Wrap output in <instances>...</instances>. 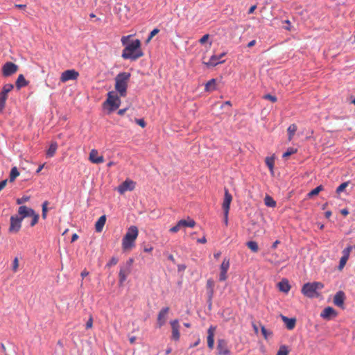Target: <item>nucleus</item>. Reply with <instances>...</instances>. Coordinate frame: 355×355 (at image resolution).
<instances>
[{"label":"nucleus","instance_id":"1","mask_svg":"<svg viewBox=\"0 0 355 355\" xmlns=\"http://www.w3.org/2000/svg\"><path fill=\"white\" fill-rule=\"evenodd\" d=\"M132 37L131 35L123 36L121 42L123 46H125L122 51L121 57L125 60H130L135 61L144 55L141 49V41L138 39L134 40L128 42L129 39Z\"/></svg>","mask_w":355,"mask_h":355},{"label":"nucleus","instance_id":"2","mask_svg":"<svg viewBox=\"0 0 355 355\" xmlns=\"http://www.w3.org/2000/svg\"><path fill=\"white\" fill-rule=\"evenodd\" d=\"M139 235L137 227L130 226L122 239V248L124 251L130 250L135 246V241Z\"/></svg>","mask_w":355,"mask_h":355},{"label":"nucleus","instance_id":"3","mask_svg":"<svg viewBox=\"0 0 355 355\" xmlns=\"http://www.w3.org/2000/svg\"><path fill=\"white\" fill-rule=\"evenodd\" d=\"M130 73L128 72L119 73L115 78V89L124 97L127 94L128 83L130 78Z\"/></svg>","mask_w":355,"mask_h":355},{"label":"nucleus","instance_id":"4","mask_svg":"<svg viewBox=\"0 0 355 355\" xmlns=\"http://www.w3.org/2000/svg\"><path fill=\"white\" fill-rule=\"evenodd\" d=\"M324 288V284L319 282L304 284L302 288V293L306 297L313 298L319 296L318 291Z\"/></svg>","mask_w":355,"mask_h":355},{"label":"nucleus","instance_id":"5","mask_svg":"<svg viewBox=\"0 0 355 355\" xmlns=\"http://www.w3.org/2000/svg\"><path fill=\"white\" fill-rule=\"evenodd\" d=\"M121 102V99L116 94V92L114 91H111L109 92L107 94V98L105 102L104 103V105H109V111L110 112H111L119 107Z\"/></svg>","mask_w":355,"mask_h":355},{"label":"nucleus","instance_id":"6","mask_svg":"<svg viewBox=\"0 0 355 355\" xmlns=\"http://www.w3.org/2000/svg\"><path fill=\"white\" fill-rule=\"evenodd\" d=\"M136 182L130 180L126 179L122 184L117 187V191L119 193L123 194L128 191H133L135 188Z\"/></svg>","mask_w":355,"mask_h":355},{"label":"nucleus","instance_id":"7","mask_svg":"<svg viewBox=\"0 0 355 355\" xmlns=\"http://www.w3.org/2000/svg\"><path fill=\"white\" fill-rule=\"evenodd\" d=\"M18 70V66L13 62H7L2 67L3 76L8 77L15 73Z\"/></svg>","mask_w":355,"mask_h":355},{"label":"nucleus","instance_id":"8","mask_svg":"<svg viewBox=\"0 0 355 355\" xmlns=\"http://www.w3.org/2000/svg\"><path fill=\"white\" fill-rule=\"evenodd\" d=\"M79 76L78 71L74 69H69L63 71L60 76V80L65 83L70 80H76Z\"/></svg>","mask_w":355,"mask_h":355},{"label":"nucleus","instance_id":"9","mask_svg":"<svg viewBox=\"0 0 355 355\" xmlns=\"http://www.w3.org/2000/svg\"><path fill=\"white\" fill-rule=\"evenodd\" d=\"M216 349L218 350V355L231 354V352L227 345V342L224 339L218 340Z\"/></svg>","mask_w":355,"mask_h":355},{"label":"nucleus","instance_id":"10","mask_svg":"<svg viewBox=\"0 0 355 355\" xmlns=\"http://www.w3.org/2000/svg\"><path fill=\"white\" fill-rule=\"evenodd\" d=\"M230 268V259L225 258L220 267L219 281L224 282L227 279V270Z\"/></svg>","mask_w":355,"mask_h":355},{"label":"nucleus","instance_id":"11","mask_svg":"<svg viewBox=\"0 0 355 355\" xmlns=\"http://www.w3.org/2000/svg\"><path fill=\"white\" fill-rule=\"evenodd\" d=\"M22 218L17 216H12L10 217V225L9 232L12 233H17L19 231L21 226Z\"/></svg>","mask_w":355,"mask_h":355},{"label":"nucleus","instance_id":"12","mask_svg":"<svg viewBox=\"0 0 355 355\" xmlns=\"http://www.w3.org/2000/svg\"><path fill=\"white\" fill-rule=\"evenodd\" d=\"M171 329H172V336L171 338L174 340H178L180 337V324L179 322L177 319L171 320L170 322Z\"/></svg>","mask_w":355,"mask_h":355},{"label":"nucleus","instance_id":"13","mask_svg":"<svg viewBox=\"0 0 355 355\" xmlns=\"http://www.w3.org/2000/svg\"><path fill=\"white\" fill-rule=\"evenodd\" d=\"M232 200V196L229 193V191L225 189V195H224V200L223 202V209L224 210V214L227 215L229 213L230 204Z\"/></svg>","mask_w":355,"mask_h":355},{"label":"nucleus","instance_id":"14","mask_svg":"<svg viewBox=\"0 0 355 355\" xmlns=\"http://www.w3.org/2000/svg\"><path fill=\"white\" fill-rule=\"evenodd\" d=\"M169 311V307H164L161 309L157 315V325L158 327H162L166 321V316Z\"/></svg>","mask_w":355,"mask_h":355},{"label":"nucleus","instance_id":"15","mask_svg":"<svg viewBox=\"0 0 355 355\" xmlns=\"http://www.w3.org/2000/svg\"><path fill=\"white\" fill-rule=\"evenodd\" d=\"M89 160L93 164H101L104 162V157L98 155L96 149H92L89 153Z\"/></svg>","mask_w":355,"mask_h":355},{"label":"nucleus","instance_id":"16","mask_svg":"<svg viewBox=\"0 0 355 355\" xmlns=\"http://www.w3.org/2000/svg\"><path fill=\"white\" fill-rule=\"evenodd\" d=\"M131 272V268L127 267L126 266H121L120 271L119 273V284L122 285L123 282L126 280L128 275H130Z\"/></svg>","mask_w":355,"mask_h":355},{"label":"nucleus","instance_id":"17","mask_svg":"<svg viewBox=\"0 0 355 355\" xmlns=\"http://www.w3.org/2000/svg\"><path fill=\"white\" fill-rule=\"evenodd\" d=\"M345 299V295L344 292L338 291L336 293V294L334 296V303L336 306L343 309Z\"/></svg>","mask_w":355,"mask_h":355},{"label":"nucleus","instance_id":"18","mask_svg":"<svg viewBox=\"0 0 355 355\" xmlns=\"http://www.w3.org/2000/svg\"><path fill=\"white\" fill-rule=\"evenodd\" d=\"M216 330V327L211 326L207 330V345L208 347L211 350L214 348V331Z\"/></svg>","mask_w":355,"mask_h":355},{"label":"nucleus","instance_id":"19","mask_svg":"<svg viewBox=\"0 0 355 355\" xmlns=\"http://www.w3.org/2000/svg\"><path fill=\"white\" fill-rule=\"evenodd\" d=\"M18 213L19 215L21 216V217L20 218H22V220H23L26 217L31 216L32 215H33L35 213V211L31 208H29L25 205H23V206H20L19 207Z\"/></svg>","mask_w":355,"mask_h":355},{"label":"nucleus","instance_id":"20","mask_svg":"<svg viewBox=\"0 0 355 355\" xmlns=\"http://www.w3.org/2000/svg\"><path fill=\"white\" fill-rule=\"evenodd\" d=\"M225 55V53H223L220 55H219L218 56L214 55L210 58L209 60L207 62H206V64L208 66L214 67V66L217 65L218 64L223 63V62H224V60H220Z\"/></svg>","mask_w":355,"mask_h":355},{"label":"nucleus","instance_id":"21","mask_svg":"<svg viewBox=\"0 0 355 355\" xmlns=\"http://www.w3.org/2000/svg\"><path fill=\"white\" fill-rule=\"evenodd\" d=\"M336 315V311L331 306L325 308L320 313V316L324 319H329L331 317H335Z\"/></svg>","mask_w":355,"mask_h":355},{"label":"nucleus","instance_id":"22","mask_svg":"<svg viewBox=\"0 0 355 355\" xmlns=\"http://www.w3.org/2000/svg\"><path fill=\"white\" fill-rule=\"evenodd\" d=\"M106 222V216L105 215L101 216L95 224V229L97 232H101L103 230V228Z\"/></svg>","mask_w":355,"mask_h":355},{"label":"nucleus","instance_id":"23","mask_svg":"<svg viewBox=\"0 0 355 355\" xmlns=\"http://www.w3.org/2000/svg\"><path fill=\"white\" fill-rule=\"evenodd\" d=\"M282 319L284 322L288 329L291 330L294 329L296 323L295 318H288L284 315H282Z\"/></svg>","mask_w":355,"mask_h":355},{"label":"nucleus","instance_id":"24","mask_svg":"<svg viewBox=\"0 0 355 355\" xmlns=\"http://www.w3.org/2000/svg\"><path fill=\"white\" fill-rule=\"evenodd\" d=\"M278 288L280 291L287 293L291 289V286L288 280L283 279L278 283Z\"/></svg>","mask_w":355,"mask_h":355},{"label":"nucleus","instance_id":"25","mask_svg":"<svg viewBox=\"0 0 355 355\" xmlns=\"http://www.w3.org/2000/svg\"><path fill=\"white\" fill-rule=\"evenodd\" d=\"M181 227H193L196 225V222L194 220L190 218L189 217L187 218V220H180L178 221Z\"/></svg>","mask_w":355,"mask_h":355},{"label":"nucleus","instance_id":"26","mask_svg":"<svg viewBox=\"0 0 355 355\" xmlns=\"http://www.w3.org/2000/svg\"><path fill=\"white\" fill-rule=\"evenodd\" d=\"M214 282L213 279H209L207 282V288L208 291V297L209 300L211 301L213 295H214Z\"/></svg>","mask_w":355,"mask_h":355},{"label":"nucleus","instance_id":"27","mask_svg":"<svg viewBox=\"0 0 355 355\" xmlns=\"http://www.w3.org/2000/svg\"><path fill=\"white\" fill-rule=\"evenodd\" d=\"M206 92H213L216 89V80L214 78L211 79L205 84Z\"/></svg>","mask_w":355,"mask_h":355},{"label":"nucleus","instance_id":"28","mask_svg":"<svg viewBox=\"0 0 355 355\" xmlns=\"http://www.w3.org/2000/svg\"><path fill=\"white\" fill-rule=\"evenodd\" d=\"M28 83L26 80L24 76L22 74H20L19 75L15 84L17 89H20L22 87L26 86Z\"/></svg>","mask_w":355,"mask_h":355},{"label":"nucleus","instance_id":"29","mask_svg":"<svg viewBox=\"0 0 355 355\" xmlns=\"http://www.w3.org/2000/svg\"><path fill=\"white\" fill-rule=\"evenodd\" d=\"M58 148V144L56 142H52L46 151V155L49 157L54 156Z\"/></svg>","mask_w":355,"mask_h":355},{"label":"nucleus","instance_id":"30","mask_svg":"<svg viewBox=\"0 0 355 355\" xmlns=\"http://www.w3.org/2000/svg\"><path fill=\"white\" fill-rule=\"evenodd\" d=\"M297 127L295 123L289 125V127L287 129V132H288V141H291L293 139V137L294 135L295 134V132L297 131Z\"/></svg>","mask_w":355,"mask_h":355},{"label":"nucleus","instance_id":"31","mask_svg":"<svg viewBox=\"0 0 355 355\" xmlns=\"http://www.w3.org/2000/svg\"><path fill=\"white\" fill-rule=\"evenodd\" d=\"M266 164L269 168V170L272 174L274 173V166H275V160L273 157H267L265 159Z\"/></svg>","mask_w":355,"mask_h":355},{"label":"nucleus","instance_id":"32","mask_svg":"<svg viewBox=\"0 0 355 355\" xmlns=\"http://www.w3.org/2000/svg\"><path fill=\"white\" fill-rule=\"evenodd\" d=\"M19 175V172L18 171V169L16 166H14L12 168L10 176H9V180L10 182H14L15 179Z\"/></svg>","mask_w":355,"mask_h":355},{"label":"nucleus","instance_id":"33","mask_svg":"<svg viewBox=\"0 0 355 355\" xmlns=\"http://www.w3.org/2000/svg\"><path fill=\"white\" fill-rule=\"evenodd\" d=\"M13 89V85L12 84H6L3 87L1 92H0V95L6 97L8 98V93L10 92Z\"/></svg>","mask_w":355,"mask_h":355},{"label":"nucleus","instance_id":"34","mask_svg":"<svg viewBox=\"0 0 355 355\" xmlns=\"http://www.w3.org/2000/svg\"><path fill=\"white\" fill-rule=\"evenodd\" d=\"M265 205L269 207H275L276 206V202L270 196H266L264 198Z\"/></svg>","mask_w":355,"mask_h":355},{"label":"nucleus","instance_id":"35","mask_svg":"<svg viewBox=\"0 0 355 355\" xmlns=\"http://www.w3.org/2000/svg\"><path fill=\"white\" fill-rule=\"evenodd\" d=\"M246 245L253 252H257L259 250V246L256 241H248V242H247Z\"/></svg>","mask_w":355,"mask_h":355},{"label":"nucleus","instance_id":"36","mask_svg":"<svg viewBox=\"0 0 355 355\" xmlns=\"http://www.w3.org/2000/svg\"><path fill=\"white\" fill-rule=\"evenodd\" d=\"M322 190H323V187L322 185L318 186L317 187H315L314 189H313L308 193V196L309 198H311L314 196L318 195Z\"/></svg>","mask_w":355,"mask_h":355},{"label":"nucleus","instance_id":"37","mask_svg":"<svg viewBox=\"0 0 355 355\" xmlns=\"http://www.w3.org/2000/svg\"><path fill=\"white\" fill-rule=\"evenodd\" d=\"M289 349L286 345H281L276 355H288Z\"/></svg>","mask_w":355,"mask_h":355},{"label":"nucleus","instance_id":"38","mask_svg":"<svg viewBox=\"0 0 355 355\" xmlns=\"http://www.w3.org/2000/svg\"><path fill=\"white\" fill-rule=\"evenodd\" d=\"M261 333L266 340L268 338V337L271 336L272 335V332L270 331L267 330L264 326H261Z\"/></svg>","mask_w":355,"mask_h":355},{"label":"nucleus","instance_id":"39","mask_svg":"<svg viewBox=\"0 0 355 355\" xmlns=\"http://www.w3.org/2000/svg\"><path fill=\"white\" fill-rule=\"evenodd\" d=\"M49 205V202L48 201H44L42 204V218L43 219H46V216H47V211H48V206Z\"/></svg>","mask_w":355,"mask_h":355},{"label":"nucleus","instance_id":"40","mask_svg":"<svg viewBox=\"0 0 355 355\" xmlns=\"http://www.w3.org/2000/svg\"><path fill=\"white\" fill-rule=\"evenodd\" d=\"M297 152L296 148H289L283 154V157L286 158L290 155L295 154Z\"/></svg>","mask_w":355,"mask_h":355},{"label":"nucleus","instance_id":"41","mask_svg":"<svg viewBox=\"0 0 355 355\" xmlns=\"http://www.w3.org/2000/svg\"><path fill=\"white\" fill-rule=\"evenodd\" d=\"M348 257H344L343 256L340 259V262H339V266H338V269L340 270H341L344 266H345L347 260H348Z\"/></svg>","mask_w":355,"mask_h":355},{"label":"nucleus","instance_id":"42","mask_svg":"<svg viewBox=\"0 0 355 355\" xmlns=\"http://www.w3.org/2000/svg\"><path fill=\"white\" fill-rule=\"evenodd\" d=\"M32 218V220H31V227H33L35 226L37 222H38V220H39V214H36L35 212L34 213L33 215H32L31 216Z\"/></svg>","mask_w":355,"mask_h":355},{"label":"nucleus","instance_id":"43","mask_svg":"<svg viewBox=\"0 0 355 355\" xmlns=\"http://www.w3.org/2000/svg\"><path fill=\"white\" fill-rule=\"evenodd\" d=\"M29 199H30L29 196H24L20 198H17L16 202H17V205H21V204H24V203L28 202L29 200Z\"/></svg>","mask_w":355,"mask_h":355},{"label":"nucleus","instance_id":"44","mask_svg":"<svg viewBox=\"0 0 355 355\" xmlns=\"http://www.w3.org/2000/svg\"><path fill=\"white\" fill-rule=\"evenodd\" d=\"M159 32V29H158V28H154V29L150 32V35H149V36H148V39H147L146 42H149L152 40V38H153L155 35H156Z\"/></svg>","mask_w":355,"mask_h":355},{"label":"nucleus","instance_id":"45","mask_svg":"<svg viewBox=\"0 0 355 355\" xmlns=\"http://www.w3.org/2000/svg\"><path fill=\"white\" fill-rule=\"evenodd\" d=\"M7 98L0 95V112L4 109Z\"/></svg>","mask_w":355,"mask_h":355},{"label":"nucleus","instance_id":"46","mask_svg":"<svg viewBox=\"0 0 355 355\" xmlns=\"http://www.w3.org/2000/svg\"><path fill=\"white\" fill-rule=\"evenodd\" d=\"M352 250V247L351 245L347 247L346 248H345L342 253H343V256L344 257H349V254L351 252V251Z\"/></svg>","mask_w":355,"mask_h":355},{"label":"nucleus","instance_id":"47","mask_svg":"<svg viewBox=\"0 0 355 355\" xmlns=\"http://www.w3.org/2000/svg\"><path fill=\"white\" fill-rule=\"evenodd\" d=\"M348 185V182H345L342 183L338 188L336 189V193H340V192L343 191L345 188Z\"/></svg>","mask_w":355,"mask_h":355},{"label":"nucleus","instance_id":"48","mask_svg":"<svg viewBox=\"0 0 355 355\" xmlns=\"http://www.w3.org/2000/svg\"><path fill=\"white\" fill-rule=\"evenodd\" d=\"M19 268V259L17 257H15L12 262V268L13 272H17Z\"/></svg>","mask_w":355,"mask_h":355},{"label":"nucleus","instance_id":"49","mask_svg":"<svg viewBox=\"0 0 355 355\" xmlns=\"http://www.w3.org/2000/svg\"><path fill=\"white\" fill-rule=\"evenodd\" d=\"M118 263V259H116V257H112L110 261L107 263V267H111L112 266H115L116 265V263Z\"/></svg>","mask_w":355,"mask_h":355},{"label":"nucleus","instance_id":"50","mask_svg":"<svg viewBox=\"0 0 355 355\" xmlns=\"http://www.w3.org/2000/svg\"><path fill=\"white\" fill-rule=\"evenodd\" d=\"M181 226L179 223V222H178V223L176 224V225H175L174 227H171L169 231L172 233H176L178 232L180 229H181Z\"/></svg>","mask_w":355,"mask_h":355},{"label":"nucleus","instance_id":"51","mask_svg":"<svg viewBox=\"0 0 355 355\" xmlns=\"http://www.w3.org/2000/svg\"><path fill=\"white\" fill-rule=\"evenodd\" d=\"M263 98H264L265 99L269 100V101H272V102H273V103H275V102H276V101H277V97H276V96H272V95H271V94H266V95L263 96Z\"/></svg>","mask_w":355,"mask_h":355},{"label":"nucleus","instance_id":"52","mask_svg":"<svg viewBox=\"0 0 355 355\" xmlns=\"http://www.w3.org/2000/svg\"><path fill=\"white\" fill-rule=\"evenodd\" d=\"M93 326V318L92 315L89 316V320L86 323V329H91Z\"/></svg>","mask_w":355,"mask_h":355},{"label":"nucleus","instance_id":"53","mask_svg":"<svg viewBox=\"0 0 355 355\" xmlns=\"http://www.w3.org/2000/svg\"><path fill=\"white\" fill-rule=\"evenodd\" d=\"M209 34H206L205 35H203L199 40L200 43L203 44L204 43H205L207 40L209 39Z\"/></svg>","mask_w":355,"mask_h":355},{"label":"nucleus","instance_id":"54","mask_svg":"<svg viewBox=\"0 0 355 355\" xmlns=\"http://www.w3.org/2000/svg\"><path fill=\"white\" fill-rule=\"evenodd\" d=\"M133 262H134V259H133L132 258H130V259L127 261V262H126V263H125V266H126L127 267H129L130 268H132V265Z\"/></svg>","mask_w":355,"mask_h":355},{"label":"nucleus","instance_id":"55","mask_svg":"<svg viewBox=\"0 0 355 355\" xmlns=\"http://www.w3.org/2000/svg\"><path fill=\"white\" fill-rule=\"evenodd\" d=\"M7 182L8 180H4L1 182H0V191L5 188V187L6 186L7 184Z\"/></svg>","mask_w":355,"mask_h":355},{"label":"nucleus","instance_id":"56","mask_svg":"<svg viewBox=\"0 0 355 355\" xmlns=\"http://www.w3.org/2000/svg\"><path fill=\"white\" fill-rule=\"evenodd\" d=\"M89 275V272L87 270H84L81 272V277L82 278H85V277H87V275Z\"/></svg>","mask_w":355,"mask_h":355},{"label":"nucleus","instance_id":"57","mask_svg":"<svg viewBox=\"0 0 355 355\" xmlns=\"http://www.w3.org/2000/svg\"><path fill=\"white\" fill-rule=\"evenodd\" d=\"M137 123L141 126L142 128L145 127L146 123L143 119H139L137 121Z\"/></svg>","mask_w":355,"mask_h":355},{"label":"nucleus","instance_id":"58","mask_svg":"<svg viewBox=\"0 0 355 355\" xmlns=\"http://www.w3.org/2000/svg\"><path fill=\"white\" fill-rule=\"evenodd\" d=\"M127 110V108H124V109H121L118 111V114L120 115V116H122L125 114V112H126Z\"/></svg>","mask_w":355,"mask_h":355},{"label":"nucleus","instance_id":"59","mask_svg":"<svg viewBox=\"0 0 355 355\" xmlns=\"http://www.w3.org/2000/svg\"><path fill=\"white\" fill-rule=\"evenodd\" d=\"M15 7L17 8L24 9V8H25L26 7V5H25V4H15Z\"/></svg>","mask_w":355,"mask_h":355},{"label":"nucleus","instance_id":"60","mask_svg":"<svg viewBox=\"0 0 355 355\" xmlns=\"http://www.w3.org/2000/svg\"><path fill=\"white\" fill-rule=\"evenodd\" d=\"M340 213H341L343 216H347V215H348L349 211H348V210H347V209H342V210L340 211Z\"/></svg>","mask_w":355,"mask_h":355},{"label":"nucleus","instance_id":"61","mask_svg":"<svg viewBox=\"0 0 355 355\" xmlns=\"http://www.w3.org/2000/svg\"><path fill=\"white\" fill-rule=\"evenodd\" d=\"M197 241H198V243H205L207 242V239H206V238L204 236V237H202V239H198V240H197Z\"/></svg>","mask_w":355,"mask_h":355},{"label":"nucleus","instance_id":"62","mask_svg":"<svg viewBox=\"0 0 355 355\" xmlns=\"http://www.w3.org/2000/svg\"><path fill=\"white\" fill-rule=\"evenodd\" d=\"M256 6H252L250 8L249 10H248V14H252L254 12V10L256 9Z\"/></svg>","mask_w":355,"mask_h":355},{"label":"nucleus","instance_id":"63","mask_svg":"<svg viewBox=\"0 0 355 355\" xmlns=\"http://www.w3.org/2000/svg\"><path fill=\"white\" fill-rule=\"evenodd\" d=\"M255 44H256V40H252V41H250V42L248 44V47H250H250H252L253 46H254V45H255Z\"/></svg>","mask_w":355,"mask_h":355},{"label":"nucleus","instance_id":"64","mask_svg":"<svg viewBox=\"0 0 355 355\" xmlns=\"http://www.w3.org/2000/svg\"><path fill=\"white\" fill-rule=\"evenodd\" d=\"M78 239V236L77 234H73L72 235V237H71V242H74L75 241H76L77 239Z\"/></svg>","mask_w":355,"mask_h":355}]
</instances>
